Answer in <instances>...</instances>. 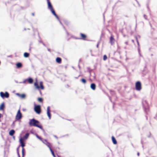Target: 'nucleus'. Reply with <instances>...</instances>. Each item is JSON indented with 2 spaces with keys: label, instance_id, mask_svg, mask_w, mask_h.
<instances>
[{
  "label": "nucleus",
  "instance_id": "nucleus-6",
  "mask_svg": "<svg viewBox=\"0 0 157 157\" xmlns=\"http://www.w3.org/2000/svg\"><path fill=\"white\" fill-rule=\"evenodd\" d=\"M136 89L137 90H140L141 89V82L138 81L136 84Z\"/></svg>",
  "mask_w": 157,
  "mask_h": 157
},
{
  "label": "nucleus",
  "instance_id": "nucleus-22",
  "mask_svg": "<svg viewBox=\"0 0 157 157\" xmlns=\"http://www.w3.org/2000/svg\"><path fill=\"white\" fill-rule=\"evenodd\" d=\"M29 53L27 52H25L24 54V57L27 58L29 56Z\"/></svg>",
  "mask_w": 157,
  "mask_h": 157
},
{
  "label": "nucleus",
  "instance_id": "nucleus-18",
  "mask_svg": "<svg viewBox=\"0 0 157 157\" xmlns=\"http://www.w3.org/2000/svg\"><path fill=\"white\" fill-rule=\"evenodd\" d=\"M5 106L4 103H2L0 106V110H3Z\"/></svg>",
  "mask_w": 157,
  "mask_h": 157
},
{
  "label": "nucleus",
  "instance_id": "nucleus-16",
  "mask_svg": "<svg viewBox=\"0 0 157 157\" xmlns=\"http://www.w3.org/2000/svg\"><path fill=\"white\" fill-rule=\"evenodd\" d=\"M91 88L94 90L96 89V85L94 83H92L90 85Z\"/></svg>",
  "mask_w": 157,
  "mask_h": 157
},
{
  "label": "nucleus",
  "instance_id": "nucleus-5",
  "mask_svg": "<svg viewBox=\"0 0 157 157\" xmlns=\"http://www.w3.org/2000/svg\"><path fill=\"white\" fill-rule=\"evenodd\" d=\"M34 110L36 113L38 114L40 113L41 112L40 106V105H37L35 106Z\"/></svg>",
  "mask_w": 157,
  "mask_h": 157
},
{
  "label": "nucleus",
  "instance_id": "nucleus-12",
  "mask_svg": "<svg viewBox=\"0 0 157 157\" xmlns=\"http://www.w3.org/2000/svg\"><path fill=\"white\" fill-rule=\"evenodd\" d=\"M16 94L20 98L22 99H24L25 97V95L24 94H20L19 93H17Z\"/></svg>",
  "mask_w": 157,
  "mask_h": 157
},
{
  "label": "nucleus",
  "instance_id": "nucleus-26",
  "mask_svg": "<svg viewBox=\"0 0 157 157\" xmlns=\"http://www.w3.org/2000/svg\"><path fill=\"white\" fill-rule=\"evenodd\" d=\"M38 101L39 102H42L43 101V100L42 98H38Z\"/></svg>",
  "mask_w": 157,
  "mask_h": 157
},
{
  "label": "nucleus",
  "instance_id": "nucleus-34",
  "mask_svg": "<svg viewBox=\"0 0 157 157\" xmlns=\"http://www.w3.org/2000/svg\"><path fill=\"white\" fill-rule=\"evenodd\" d=\"M126 45H128V42H126Z\"/></svg>",
  "mask_w": 157,
  "mask_h": 157
},
{
  "label": "nucleus",
  "instance_id": "nucleus-3",
  "mask_svg": "<svg viewBox=\"0 0 157 157\" xmlns=\"http://www.w3.org/2000/svg\"><path fill=\"white\" fill-rule=\"evenodd\" d=\"M40 86H39L37 83V82H35L34 83V85L36 87V88L37 89H39L40 88L42 90H43L44 89V87L43 85V83L42 82H40Z\"/></svg>",
  "mask_w": 157,
  "mask_h": 157
},
{
  "label": "nucleus",
  "instance_id": "nucleus-2",
  "mask_svg": "<svg viewBox=\"0 0 157 157\" xmlns=\"http://www.w3.org/2000/svg\"><path fill=\"white\" fill-rule=\"evenodd\" d=\"M48 3V9H49L52 13L57 18H58V17L56 13L54 10L53 9L52 5L51 2L49 0H47Z\"/></svg>",
  "mask_w": 157,
  "mask_h": 157
},
{
  "label": "nucleus",
  "instance_id": "nucleus-35",
  "mask_svg": "<svg viewBox=\"0 0 157 157\" xmlns=\"http://www.w3.org/2000/svg\"><path fill=\"white\" fill-rule=\"evenodd\" d=\"M48 51H50V49H48Z\"/></svg>",
  "mask_w": 157,
  "mask_h": 157
},
{
  "label": "nucleus",
  "instance_id": "nucleus-31",
  "mask_svg": "<svg viewBox=\"0 0 157 157\" xmlns=\"http://www.w3.org/2000/svg\"><path fill=\"white\" fill-rule=\"evenodd\" d=\"M137 155L138 156H139L140 155V153L139 152H138L137 153Z\"/></svg>",
  "mask_w": 157,
  "mask_h": 157
},
{
  "label": "nucleus",
  "instance_id": "nucleus-29",
  "mask_svg": "<svg viewBox=\"0 0 157 157\" xmlns=\"http://www.w3.org/2000/svg\"><path fill=\"white\" fill-rule=\"evenodd\" d=\"M37 137L40 140H41L42 141V139L39 136H37Z\"/></svg>",
  "mask_w": 157,
  "mask_h": 157
},
{
  "label": "nucleus",
  "instance_id": "nucleus-8",
  "mask_svg": "<svg viewBox=\"0 0 157 157\" xmlns=\"http://www.w3.org/2000/svg\"><path fill=\"white\" fill-rule=\"evenodd\" d=\"M0 96L2 98H8L9 97V94L7 92H6L4 94L3 92H2L0 93Z\"/></svg>",
  "mask_w": 157,
  "mask_h": 157
},
{
  "label": "nucleus",
  "instance_id": "nucleus-30",
  "mask_svg": "<svg viewBox=\"0 0 157 157\" xmlns=\"http://www.w3.org/2000/svg\"><path fill=\"white\" fill-rule=\"evenodd\" d=\"M136 40H137V43H138V45H139V42H138V40L137 39V38H136Z\"/></svg>",
  "mask_w": 157,
  "mask_h": 157
},
{
  "label": "nucleus",
  "instance_id": "nucleus-37",
  "mask_svg": "<svg viewBox=\"0 0 157 157\" xmlns=\"http://www.w3.org/2000/svg\"><path fill=\"white\" fill-rule=\"evenodd\" d=\"M58 157H60L59 156H58Z\"/></svg>",
  "mask_w": 157,
  "mask_h": 157
},
{
  "label": "nucleus",
  "instance_id": "nucleus-28",
  "mask_svg": "<svg viewBox=\"0 0 157 157\" xmlns=\"http://www.w3.org/2000/svg\"><path fill=\"white\" fill-rule=\"evenodd\" d=\"M17 154L18 157H21L19 153L18 149L17 150Z\"/></svg>",
  "mask_w": 157,
  "mask_h": 157
},
{
  "label": "nucleus",
  "instance_id": "nucleus-21",
  "mask_svg": "<svg viewBox=\"0 0 157 157\" xmlns=\"http://www.w3.org/2000/svg\"><path fill=\"white\" fill-rule=\"evenodd\" d=\"M29 135V134L28 133H27L25 134V136H24L23 137V139H26L28 137Z\"/></svg>",
  "mask_w": 157,
  "mask_h": 157
},
{
  "label": "nucleus",
  "instance_id": "nucleus-4",
  "mask_svg": "<svg viewBox=\"0 0 157 157\" xmlns=\"http://www.w3.org/2000/svg\"><path fill=\"white\" fill-rule=\"evenodd\" d=\"M80 38H76L77 39H80L82 40H87V36L82 33H80Z\"/></svg>",
  "mask_w": 157,
  "mask_h": 157
},
{
  "label": "nucleus",
  "instance_id": "nucleus-11",
  "mask_svg": "<svg viewBox=\"0 0 157 157\" xmlns=\"http://www.w3.org/2000/svg\"><path fill=\"white\" fill-rule=\"evenodd\" d=\"M110 41L111 45H113L115 43V40L112 36H111L110 38Z\"/></svg>",
  "mask_w": 157,
  "mask_h": 157
},
{
  "label": "nucleus",
  "instance_id": "nucleus-7",
  "mask_svg": "<svg viewBox=\"0 0 157 157\" xmlns=\"http://www.w3.org/2000/svg\"><path fill=\"white\" fill-rule=\"evenodd\" d=\"M21 117L22 114L20 112V110L19 109L17 111V113L16 115L15 118L17 120H18L21 119Z\"/></svg>",
  "mask_w": 157,
  "mask_h": 157
},
{
  "label": "nucleus",
  "instance_id": "nucleus-10",
  "mask_svg": "<svg viewBox=\"0 0 157 157\" xmlns=\"http://www.w3.org/2000/svg\"><path fill=\"white\" fill-rule=\"evenodd\" d=\"M44 141L46 143H44V142H43V141H43V142L45 144H46V145H47V146L49 147V150H50V149H52L51 147V144H50V143H49V142H48L47 141V140H44Z\"/></svg>",
  "mask_w": 157,
  "mask_h": 157
},
{
  "label": "nucleus",
  "instance_id": "nucleus-20",
  "mask_svg": "<svg viewBox=\"0 0 157 157\" xmlns=\"http://www.w3.org/2000/svg\"><path fill=\"white\" fill-rule=\"evenodd\" d=\"M16 66L17 68H21L22 66V64L20 63H18L16 64Z\"/></svg>",
  "mask_w": 157,
  "mask_h": 157
},
{
  "label": "nucleus",
  "instance_id": "nucleus-19",
  "mask_svg": "<svg viewBox=\"0 0 157 157\" xmlns=\"http://www.w3.org/2000/svg\"><path fill=\"white\" fill-rule=\"evenodd\" d=\"M27 80L28 81V82L29 83H32L33 82V79L31 78H28Z\"/></svg>",
  "mask_w": 157,
  "mask_h": 157
},
{
  "label": "nucleus",
  "instance_id": "nucleus-33",
  "mask_svg": "<svg viewBox=\"0 0 157 157\" xmlns=\"http://www.w3.org/2000/svg\"><path fill=\"white\" fill-rule=\"evenodd\" d=\"M1 115H2V114L0 113V118L1 117Z\"/></svg>",
  "mask_w": 157,
  "mask_h": 157
},
{
  "label": "nucleus",
  "instance_id": "nucleus-32",
  "mask_svg": "<svg viewBox=\"0 0 157 157\" xmlns=\"http://www.w3.org/2000/svg\"><path fill=\"white\" fill-rule=\"evenodd\" d=\"M98 44L97 45V47L98 48Z\"/></svg>",
  "mask_w": 157,
  "mask_h": 157
},
{
  "label": "nucleus",
  "instance_id": "nucleus-36",
  "mask_svg": "<svg viewBox=\"0 0 157 157\" xmlns=\"http://www.w3.org/2000/svg\"><path fill=\"white\" fill-rule=\"evenodd\" d=\"M33 15H34V14H33Z\"/></svg>",
  "mask_w": 157,
  "mask_h": 157
},
{
  "label": "nucleus",
  "instance_id": "nucleus-27",
  "mask_svg": "<svg viewBox=\"0 0 157 157\" xmlns=\"http://www.w3.org/2000/svg\"><path fill=\"white\" fill-rule=\"evenodd\" d=\"M107 59V57L106 55H104L103 56V60H105Z\"/></svg>",
  "mask_w": 157,
  "mask_h": 157
},
{
  "label": "nucleus",
  "instance_id": "nucleus-1",
  "mask_svg": "<svg viewBox=\"0 0 157 157\" xmlns=\"http://www.w3.org/2000/svg\"><path fill=\"white\" fill-rule=\"evenodd\" d=\"M29 124L31 126H36L41 129L42 128V126L40 124L39 121L34 119H33L30 120Z\"/></svg>",
  "mask_w": 157,
  "mask_h": 157
},
{
  "label": "nucleus",
  "instance_id": "nucleus-23",
  "mask_svg": "<svg viewBox=\"0 0 157 157\" xmlns=\"http://www.w3.org/2000/svg\"><path fill=\"white\" fill-rule=\"evenodd\" d=\"M22 157H24L25 154V150L24 148H23L22 150Z\"/></svg>",
  "mask_w": 157,
  "mask_h": 157
},
{
  "label": "nucleus",
  "instance_id": "nucleus-25",
  "mask_svg": "<svg viewBox=\"0 0 157 157\" xmlns=\"http://www.w3.org/2000/svg\"><path fill=\"white\" fill-rule=\"evenodd\" d=\"M50 150L51 151V153H52V155L54 157H56V156L55 155L54 152L52 150V149H51Z\"/></svg>",
  "mask_w": 157,
  "mask_h": 157
},
{
  "label": "nucleus",
  "instance_id": "nucleus-15",
  "mask_svg": "<svg viewBox=\"0 0 157 157\" xmlns=\"http://www.w3.org/2000/svg\"><path fill=\"white\" fill-rule=\"evenodd\" d=\"M112 140L113 144H117V141L114 136H112Z\"/></svg>",
  "mask_w": 157,
  "mask_h": 157
},
{
  "label": "nucleus",
  "instance_id": "nucleus-14",
  "mask_svg": "<svg viewBox=\"0 0 157 157\" xmlns=\"http://www.w3.org/2000/svg\"><path fill=\"white\" fill-rule=\"evenodd\" d=\"M56 62L59 64H60L61 63L62 59L61 58L59 57H57L56 59Z\"/></svg>",
  "mask_w": 157,
  "mask_h": 157
},
{
  "label": "nucleus",
  "instance_id": "nucleus-24",
  "mask_svg": "<svg viewBox=\"0 0 157 157\" xmlns=\"http://www.w3.org/2000/svg\"><path fill=\"white\" fill-rule=\"evenodd\" d=\"M81 81L83 83H84V84H85L86 83V80L85 79H84V78H82L81 79Z\"/></svg>",
  "mask_w": 157,
  "mask_h": 157
},
{
  "label": "nucleus",
  "instance_id": "nucleus-13",
  "mask_svg": "<svg viewBox=\"0 0 157 157\" xmlns=\"http://www.w3.org/2000/svg\"><path fill=\"white\" fill-rule=\"evenodd\" d=\"M20 143L21 144V146L22 147V148L25 146V144L23 141V139L21 138L20 139Z\"/></svg>",
  "mask_w": 157,
  "mask_h": 157
},
{
  "label": "nucleus",
  "instance_id": "nucleus-9",
  "mask_svg": "<svg viewBox=\"0 0 157 157\" xmlns=\"http://www.w3.org/2000/svg\"><path fill=\"white\" fill-rule=\"evenodd\" d=\"M50 111V106H48L47 108V114L49 119H51V117Z\"/></svg>",
  "mask_w": 157,
  "mask_h": 157
},
{
  "label": "nucleus",
  "instance_id": "nucleus-17",
  "mask_svg": "<svg viewBox=\"0 0 157 157\" xmlns=\"http://www.w3.org/2000/svg\"><path fill=\"white\" fill-rule=\"evenodd\" d=\"M15 133V131L14 130H11L9 133V135L10 136H13Z\"/></svg>",
  "mask_w": 157,
  "mask_h": 157
}]
</instances>
